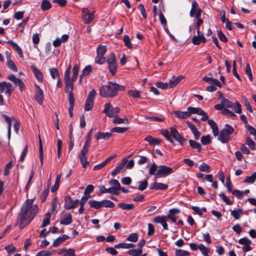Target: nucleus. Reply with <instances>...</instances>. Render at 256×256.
<instances>
[{
    "label": "nucleus",
    "mask_w": 256,
    "mask_h": 256,
    "mask_svg": "<svg viewBox=\"0 0 256 256\" xmlns=\"http://www.w3.org/2000/svg\"><path fill=\"white\" fill-rule=\"evenodd\" d=\"M34 200V198L27 199L23 204L20 212L18 215L16 224H19L20 229L28 226L38 212V206L36 204H33Z\"/></svg>",
    "instance_id": "1"
},
{
    "label": "nucleus",
    "mask_w": 256,
    "mask_h": 256,
    "mask_svg": "<svg viewBox=\"0 0 256 256\" xmlns=\"http://www.w3.org/2000/svg\"><path fill=\"white\" fill-rule=\"evenodd\" d=\"M124 90V86L116 82H108V84L102 86L100 88V94L103 98H114L118 91Z\"/></svg>",
    "instance_id": "2"
},
{
    "label": "nucleus",
    "mask_w": 256,
    "mask_h": 256,
    "mask_svg": "<svg viewBox=\"0 0 256 256\" xmlns=\"http://www.w3.org/2000/svg\"><path fill=\"white\" fill-rule=\"evenodd\" d=\"M234 132V128L228 124L225 125V127L220 130L218 135L217 136L218 139L222 143H226L230 139V135Z\"/></svg>",
    "instance_id": "3"
},
{
    "label": "nucleus",
    "mask_w": 256,
    "mask_h": 256,
    "mask_svg": "<svg viewBox=\"0 0 256 256\" xmlns=\"http://www.w3.org/2000/svg\"><path fill=\"white\" fill-rule=\"evenodd\" d=\"M108 64V68L112 76H114L117 71L118 64L115 54L112 52L108 58L106 60Z\"/></svg>",
    "instance_id": "4"
},
{
    "label": "nucleus",
    "mask_w": 256,
    "mask_h": 256,
    "mask_svg": "<svg viewBox=\"0 0 256 256\" xmlns=\"http://www.w3.org/2000/svg\"><path fill=\"white\" fill-rule=\"evenodd\" d=\"M107 51L106 46L99 45L96 48V56L95 58L96 63L98 64H102L106 62L104 55Z\"/></svg>",
    "instance_id": "5"
},
{
    "label": "nucleus",
    "mask_w": 256,
    "mask_h": 256,
    "mask_svg": "<svg viewBox=\"0 0 256 256\" xmlns=\"http://www.w3.org/2000/svg\"><path fill=\"white\" fill-rule=\"evenodd\" d=\"M173 172L172 168L164 165H160L156 172V176L157 178L165 177L172 174Z\"/></svg>",
    "instance_id": "6"
},
{
    "label": "nucleus",
    "mask_w": 256,
    "mask_h": 256,
    "mask_svg": "<svg viewBox=\"0 0 256 256\" xmlns=\"http://www.w3.org/2000/svg\"><path fill=\"white\" fill-rule=\"evenodd\" d=\"M187 110L188 111V113H189V117L192 114H197L202 116L200 118L202 121H206L208 120V116L207 115V114L200 108L189 106L187 108Z\"/></svg>",
    "instance_id": "7"
},
{
    "label": "nucleus",
    "mask_w": 256,
    "mask_h": 256,
    "mask_svg": "<svg viewBox=\"0 0 256 256\" xmlns=\"http://www.w3.org/2000/svg\"><path fill=\"white\" fill-rule=\"evenodd\" d=\"M79 204V200H73L70 196H66L64 197V208L66 210H70L76 208Z\"/></svg>",
    "instance_id": "8"
},
{
    "label": "nucleus",
    "mask_w": 256,
    "mask_h": 256,
    "mask_svg": "<svg viewBox=\"0 0 256 256\" xmlns=\"http://www.w3.org/2000/svg\"><path fill=\"white\" fill-rule=\"evenodd\" d=\"M170 132L172 137L176 141L181 145L183 146L186 140V139L181 136L178 130L174 127H171L170 128Z\"/></svg>",
    "instance_id": "9"
},
{
    "label": "nucleus",
    "mask_w": 256,
    "mask_h": 256,
    "mask_svg": "<svg viewBox=\"0 0 256 256\" xmlns=\"http://www.w3.org/2000/svg\"><path fill=\"white\" fill-rule=\"evenodd\" d=\"M12 85L10 82L6 81L0 82V94H2L5 91V94L10 97L12 94V90L11 87Z\"/></svg>",
    "instance_id": "10"
},
{
    "label": "nucleus",
    "mask_w": 256,
    "mask_h": 256,
    "mask_svg": "<svg viewBox=\"0 0 256 256\" xmlns=\"http://www.w3.org/2000/svg\"><path fill=\"white\" fill-rule=\"evenodd\" d=\"M89 149L83 148L82 149L80 154V160L83 168H86L89 164V162L87 160L86 154Z\"/></svg>",
    "instance_id": "11"
},
{
    "label": "nucleus",
    "mask_w": 256,
    "mask_h": 256,
    "mask_svg": "<svg viewBox=\"0 0 256 256\" xmlns=\"http://www.w3.org/2000/svg\"><path fill=\"white\" fill-rule=\"evenodd\" d=\"M36 91L34 99L40 104H42L44 102V92L38 84H35Z\"/></svg>",
    "instance_id": "12"
},
{
    "label": "nucleus",
    "mask_w": 256,
    "mask_h": 256,
    "mask_svg": "<svg viewBox=\"0 0 256 256\" xmlns=\"http://www.w3.org/2000/svg\"><path fill=\"white\" fill-rule=\"evenodd\" d=\"M190 16L194 17L196 16V18L200 16L201 10L198 6V4L196 0L192 2V8L190 11Z\"/></svg>",
    "instance_id": "13"
},
{
    "label": "nucleus",
    "mask_w": 256,
    "mask_h": 256,
    "mask_svg": "<svg viewBox=\"0 0 256 256\" xmlns=\"http://www.w3.org/2000/svg\"><path fill=\"white\" fill-rule=\"evenodd\" d=\"M216 86L218 88L222 87L220 82L217 79L209 78V92L216 90Z\"/></svg>",
    "instance_id": "14"
},
{
    "label": "nucleus",
    "mask_w": 256,
    "mask_h": 256,
    "mask_svg": "<svg viewBox=\"0 0 256 256\" xmlns=\"http://www.w3.org/2000/svg\"><path fill=\"white\" fill-rule=\"evenodd\" d=\"M30 68L36 80L39 82H42L44 80V76L40 70L34 64H32Z\"/></svg>",
    "instance_id": "15"
},
{
    "label": "nucleus",
    "mask_w": 256,
    "mask_h": 256,
    "mask_svg": "<svg viewBox=\"0 0 256 256\" xmlns=\"http://www.w3.org/2000/svg\"><path fill=\"white\" fill-rule=\"evenodd\" d=\"M114 108L110 103H106L104 104V108L102 111L104 114H105L106 116L109 118L114 117Z\"/></svg>",
    "instance_id": "16"
},
{
    "label": "nucleus",
    "mask_w": 256,
    "mask_h": 256,
    "mask_svg": "<svg viewBox=\"0 0 256 256\" xmlns=\"http://www.w3.org/2000/svg\"><path fill=\"white\" fill-rule=\"evenodd\" d=\"M112 135V134L111 132H98L94 134V138L97 140H106L110 138Z\"/></svg>",
    "instance_id": "17"
},
{
    "label": "nucleus",
    "mask_w": 256,
    "mask_h": 256,
    "mask_svg": "<svg viewBox=\"0 0 256 256\" xmlns=\"http://www.w3.org/2000/svg\"><path fill=\"white\" fill-rule=\"evenodd\" d=\"M165 216H158L154 218V222L156 223L162 224L163 228L165 230H168V226L165 220Z\"/></svg>",
    "instance_id": "18"
},
{
    "label": "nucleus",
    "mask_w": 256,
    "mask_h": 256,
    "mask_svg": "<svg viewBox=\"0 0 256 256\" xmlns=\"http://www.w3.org/2000/svg\"><path fill=\"white\" fill-rule=\"evenodd\" d=\"M68 238L69 236L68 235H61L54 241L52 246L54 247H57L59 246L63 242L68 239Z\"/></svg>",
    "instance_id": "19"
},
{
    "label": "nucleus",
    "mask_w": 256,
    "mask_h": 256,
    "mask_svg": "<svg viewBox=\"0 0 256 256\" xmlns=\"http://www.w3.org/2000/svg\"><path fill=\"white\" fill-rule=\"evenodd\" d=\"M206 42V39L202 34H200L199 33L198 36H194L192 38V42L196 45L199 44L201 42Z\"/></svg>",
    "instance_id": "20"
},
{
    "label": "nucleus",
    "mask_w": 256,
    "mask_h": 256,
    "mask_svg": "<svg viewBox=\"0 0 256 256\" xmlns=\"http://www.w3.org/2000/svg\"><path fill=\"white\" fill-rule=\"evenodd\" d=\"M144 140L146 141L150 145H160L162 140L158 138H154L152 136H148L144 138Z\"/></svg>",
    "instance_id": "21"
},
{
    "label": "nucleus",
    "mask_w": 256,
    "mask_h": 256,
    "mask_svg": "<svg viewBox=\"0 0 256 256\" xmlns=\"http://www.w3.org/2000/svg\"><path fill=\"white\" fill-rule=\"evenodd\" d=\"M6 42L10 44L12 46L14 49L17 52L20 58H22L24 57L22 49L16 42L12 40H8Z\"/></svg>",
    "instance_id": "22"
},
{
    "label": "nucleus",
    "mask_w": 256,
    "mask_h": 256,
    "mask_svg": "<svg viewBox=\"0 0 256 256\" xmlns=\"http://www.w3.org/2000/svg\"><path fill=\"white\" fill-rule=\"evenodd\" d=\"M90 196H83L81 198L80 200H79V204H80V207L78 210V212L80 214H82L83 213L84 208V205L88 200L90 198Z\"/></svg>",
    "instance_id": "23"
},
{
    "label": "nucleus",
    "mask_w": 256,
    "mask_h": 256,
    "mask_svg": "<svg viewBox=\"0 0 256 256\" xmlns=\"http://www.w3.org/2000/svg\"><path fill=\"white\" fill-rule=\"evenodd\" d=\"M72 216L70 213L65 214L64 217L60 220V224L64 225H68L72 222Z\"/></svg>",
    "instance_id": "24"
},
{
    "label": "nucleus",
    "mask_w": 256,
    "mask_h": 256,
    "mask_svg": "<svg viewBox=\"0 0 256 256\" xmlns=\"http://www.w3.org/2000/svg\"><path fill=\"white\" fill-rule=\"evenodd\" d=\"M172 113L179 119H185L189 118V113L188 110L186 112L175 110L173 111Z\"/></svg>",
    "instance_id": "25"
},
{
    "label": "nucleus",
    "mask_w": 256,
    "mask_h": 256,
    "mask_svg": "<svg viewBox=\"0 0 256 256\" xmlns=\"http://www.w3.org/2000/svg\"><path fill=\"white\" fill-rule=\"evenodd\" d=\"M161 134L168 140L171 144L174 145V142L172 138V134L168 130H162Z\"/></svg>",
    "instance_id": "26"
},
{
    "label": "nucleus",
    "mask_w": 256,
    "mask_h": 256,
    "mask_svg": "<svg viewBox=\"0 0 256 256\" xmlns=\"http://www.w3.org/2000/svg\"><path fill=\"white\" fill-rule=\"evenodd\" d=\"M10 56H7L6 66L14 72H17L18 70L14 62L10 58Z\"/></svg>",
    "instance_id": "27"
},
{
    "label": "nucleus",
    "mask_w": 256,
    "mask_h": 256,
    "mask_svg": "<svg viewBox=\"0 0 256 256\" xmlns=\"http://www.w3.org/2000/svg\"><path fill=\"white\" fill-rule=\"evenodd\" d=\"M93 131V129L91 128L88 132L87 136L86 138V141L84 143L83 148L89 149L91 142V136Z\"/></svg>",
    "instance_id": "28"
},
{
    "label": "nucleus",
    "mask_w": 256,
    "mask_h": 256,
    "mask_svg": "<svg viewBox=\"0 0 256 256\" xmlns=\"http://www.w3.org/2000/svg\"><path fill=\"white\" fill-rule=\"evenodd\" d=\"M209 126L212 129L214 136H216L218 135L219 131L216 124L212 120H209Z\"/></svg>",
    "instance_id": "29"
},
{
    "label": "nucleus",
    "mask_w": 256,
    "mask_h": 256,
    "mask_svg": "<svg viewBox=\"0 0 256 256\" xmlns=\"http://www.w3.org/2000/svg\"><path fill=\"white\" fill-rule=\"evenodd\" d=\"M220 97L221 98V103L223 104L224 107L228 108H231L233 106V103L228 99L225 98L222 96V94L220 92Z\"/></svg>",
    "instance_id": "30"
},
{
    "label": "nucleus",
    "mask_w": 256,
    "mask_h": 256,
    "mask_svg": "<svg viewBox=\"0 0 256 256\" xmlns=\"http://www.w3.org/2000/svg\"><path fill=\"white\" fill-rule=\"evenodd\" d=\"M52 216V212H48L44 216L42 228H45L50 224V220Z\"/></svg>",
    "instance_id": "31"
},
{
    "label": "nucleus",
    "mask_w": 256,
    "mask_h": 256,
    "mask_svg": "<svg viewBox=\"0 0 256 256\" xmlns=\"http://www.w3.org/2000/svg\"><path fill=\"white\" fill-rule=\"evenodd\" d=\"M94 12V11L90 14H84L82 16L83 20L85 24H89L93 20Z\"/></svg>",
    "instance_id": "32"
},
{
    "label": "nucleus",
    "mask_w": 256,
    "mask_h": 256,
    "mask_svg": "<svg viewBox=\"0 0 256 256\" xmlns=\"http://www.w3.org/2000/svg\"><path fill=\"white\" fill-rule=\"evenodd\" d=\"M74 81L71 80H66L64 81L65 83V87H64V92L66 93L69 92V89L70 90V92H72V90L74 88Z\"/></svg>",
    "instance_id": "33"
},
{
    "label": "nucleus",
    "mask_w": 256,
    "mask_h": 256,
    "mask_svg": "<svg viewBox=\"0 0 256 256\" xmlns=\"http://www.w3.org/2000/svg\"><path fill=\"white\" fill-rule=\"evenodd\" d=\"M118 206L122 210H131L134 208V204H126L121 202L118 204Z\"/></svg>",
    "instance_id": "34"
},
{
    "label": "nucleus",
    "mask_w": 256,
    "mask_h": 256,
    "mask_svg": "<svg viewBox=\"0 0 256 256\" xmlns=\"http://www.w3.org/2000/svg\"><path fill=\"white\" fill-rule=\"evenodd\" d=\"M100 206L101 207L104 206L105 208H113L115 206V204L112 202L110 200H100Z\"/></svg>",
    "instance_id": "35"
},
{
    "label": "nucleus",
    "mask_w": 256,
    "mask_h": 256,
    "mask_svg": "<svg viewBox=\"0 0 256 256\" xmlns=\"http://www.w3.org/2000/svg\"><path fill=\"white\" fill-rule=\"evenodd\" d=\"M40 8L42 11H46L51 8L52 4L48 0H42Z\"/></svg>",
    "instance_id": "36"
},
{
    "label": "nucleus",
    "mask_w": 256,
    "mask_h": 256,
    "mask_svg": "<svg viewBox=\"0 0 256 256\" xmlns=\"http://www.w3.org/2000/svg\"><path fill=\"white\" fill-rule=\"evenodd\" d=\"M38 143H39L40 158V165L42 166L43 164L44 155H43L42 142V139L40 136H39Z\"/></svg>",
    "instance_id": "37"
},
{
    "label": "nucleus",
    "mask_w": 256,
    "mask_h": 256,
    "mask_svg": "<svg viewBox=\"0 0 256 256\" xmlns=\"http://www.w3.org/2000/svg\"><path fill=\"white\" fill-rule=\"evenodd\" d=\"M79 68V66L77 64L74 65L72 70V76L71 78L72 81L75 82L78 76Z\"/></svg>",
    "instance_id": "38"
},
{
    "label": "nucleus",
    "mask_w": 256,
    "mask_h": 256,
    "mask_svg": "<svg viewBox=\"0 0 256 256\" xmlns=\"http://www.w3.org/2000/svg\"><path fill=\"white\" fill-rule=\"evenodd\" d=\"M125 162L120 163L118 166H117L114 170L112 172L111 175L112 176H115L118 174L120 170L124 168L125 166Z\"/></svg>",
    "instance_id": "39"
},
{
    "label": "nucleus",
    "mask_w": 256,
    "mask_h": 256,
    "mask_svg": "<svg viewBox=\"0 0 256 256\" xmlns=\"http://www.w3.org/2000/svg\"><path fill=\"white\" fill-rule=\"evenodd\" d=\"M129 129L128 127H124V128H122V127H118V126H116L113 128H112L110 130L111 132H118L119 134H122L128 130Z\"/></svg>",
    "instance_id": "40"
},
{
    "label": "nucleus",
    "mask_w": 256,
    "mask_h": 256,
    "mask_svg": "<svg viewBox=\"0 0 256 256\" xmlns=\"http://www.w3.org/2000/svg\"><path fill=\"white\" fill-rule=\"evenodd\" d=\"M88 204L90 208H94L95 209H100L101 208L100 201H97L94 200H89Z\"/></svg>",
    "instance_id": "41"
},
{
    "label": "nucleus",
    "mask_w": 256,
    "mask_h": 256,
    "mask_svg": "<svg viewBox=\"0 0 256 256\" xmlns=\"http://www.w3.org/2000/svg\"><path fill=\"white\" fill-rule=\"evenodd\" d=\"M184 78L182 76H179L174 80H170V88H172L174 87Z\"/></svg>",
    "instance_id": "42"
},
{
    "label": "nucleus",
    "mask_w": 256,
    "mask_h": 256,
    "mask_svg": "<svg viewBox=\"0 0 256 256\" xmlns=\"http://www.w3.org/2000/svg\"><path fill=\"white\" fill-rule=\"evenodd\" d=\"M61 176V174H58L56 176L55 184L51 188V192H54L58 190Z\"/></svg>",
    "instance_id": "43"
},
{
    "label": "nucleus",
    "mask_w": 256,
    "mask_h": 256,
    "mask_svg": "<svg viewBox=\"0 0 256 256\" xmlns=\"http://www.w3.org/2000/svg\"><path fill=\"white\" fill-rule=\"evenodd\" d=\"M189 143L190 146L192 148L196 149L198 150V152H200L202 146L200 143L192 140H189Z\"/></svg>",
    "instance_id": "44"
},
{
    "label": "nucleus",
    "mask_w": 256,
    "mask_h": 256,
    "mask_svg": "<svg viewBox=\"0 0 256 256\" xmlns=\"http://www.w3.org/2000/svg\"><path fill=\"white\" fill-rule=\"evenodd\" d=\"M142 252V250L139 248L130 250L128 252V254L132 256H140Z\"/></svg>",
    "instance_id": "45"
},
{
    "label": "nucleus",
    "mask_w": 256,
    "mask_h": 256,
    "mask_svg": "<svg viewBox=\"0 0 256 256\" xmlns=\"http://www.w3.org/2000/svg\"><path fill=\"white\" fill-rule=\"evenodd\" d=\"M142 92L138 90H130L128 92L129 96H132L133 98H140V94Z\"/></svg>",
    "instance_id": "46"
},
{
    "label": "nucleus",
    "mask_w": 256,
    "mask_h": 256,
    "mask_svg": "<svg viewBox=\"0 0 256 256\" xmlns=\"http://www.w3.org/2000/svg\"><path fill=\"white\" fill-rule=\"evenodd\" d=\"M242 213V208H238L236 210H234L231 211V215L236 220L240 218V214Z\"/></svg>",
    "instance_id": "47"
},
{
    "label": "nucleus",
    "mask_w": 256,
    "mask_h": 256,
    "mask_svg": "<svg viewBox=\"0 0 256 256\" xmlns=\"http://www.w3.org/2000/svg\"><path fill=\"white\" fill-rule=\"evenodd\" d=\"M94 104V101L86 99L84 105V110L86 111H89L91 110Z\"/></svg>",
    "instance_id": "48"
},
{
    "label": "nucleus",
    "mask_w": 256,
    "mask_h": 256,
    "mask_svg": "<svg viewBox=\"0 0 256 256\" xmlns=\"http://www.w3.org/2000/svg\"><path fill=\"white\" fill-rule=\"evenodd\" d=\"M256 180V172H254L250 176H246L244 180L246 183H253Z\"/></svg>",
    "instance_id": "49"
},
{
    "label": "nucleus",
    "mask_w": 256,
    "mask_h": 256,
    "mask_svg": "<svg viewBox=\"0 0 256 256\" xmlns=\"http://www.w3.org/2000/svg\"><path fill=\"white\" fill-rule=\"evenodd\" d=\"M138 236L136 233H132L130 234L127 238L126 240L135 242L138 240Z\"/></svg>",
    "instance_id": "50"
},
{
    "label": "nucleus",
    "mask_w": 256,
    "mask_h": 256,
    "mask_svg": "<svg viewBox=\"0 0 256 256\" xmlns=\"http://www.w3.org/2000/svg\"><path fill=\"white\" fill-rule=\"evenodd\" d=\"M92 71V66L90 65H88L84 67L81 74V77L82 76H86L88 75Z\"/></svg>",
    "instance_id": "51"
},
{
    "label": "nucleus",
    "mask_w": 256,
    "mask_h": 256,
    "mask_svg": "<svg viewBox=\"0 0 256 256\" xmlns=\"http://www.w3.org/2000/svg\"><path fill=\"white\" fill-rule=\"evenodd\" d=\"M176 256H190V254L188 252L181 249H178L175 252Z\"/></svg>",
    "instance_id": "52"
},
{
    "label": "nucleus",
    "mask_w": 256,
    "mask_h": 256,
    "mask_svg": "<svg viewBox=\"0 0 256 256\" xmlns=\"http://www.w3.org/2000/svg\"><path fill=\"white\" fill-rule=\"evenodd\" d=\"M124 44L130 49L132 48V45L131 43L130 40L129 36L127 34H125L124 36Z\"/></svg>",
    "instance_id": "53"
},
{
    "label": "nucleus",
    "mask_w": 256,
    "mask_h": 256,
    "mask_svg": "<svg viewBox=\"0 0 256 256\" xmlns=\"http://www.w3.org/2000/svg\"><path fill=\"white\" fill-rule=\"evenodd\" d=\"M139 185L138 189L140 190H144L146 189L148 186V182L146 180L138 182Z\"/></svg>",
    "instance_id": "54"
},
{
    "label": "nucleus",
    "mask_w": 256,
    "mask_h": 256,
    "mask_svg": "<svg viewBox=\"0 0 256 256\" xmlns=\"http://www.w3.org/2000/svg\"><path fill=\"white\" fill-rule=\"evenodd\" d=\"M50 72L52 78L56 79L60 77L58 72L56 68H50Z\"/></svg>",
    "instance_id": "55"
},
{
    "label": "nucleus",
    "mask_w": 256,
    "mask_h": 256,
    "mask_svg": "<svg viewBox=\"0 0 256 256\" xmlns=\"http://www.w3.org/2000/svg\"><path fill=\"white\" fill-rule=\"evenodd\" d=\"M70 70L71 66L69 65L68 67L66 68L64 72V81L71 80V78H70Z\"/></svg>",
    "instance_id": "56"
},
{
    "label": "nucleus",
    "mask_w": 256,
    "mask_h": 256,
    "mask_svg": "<svg viewBox=\"0 0 256 256\" xmlns=\"http://www.w3.org/2000/svg\"><path fill=\"white\" fill-rule=\"evenodd\" d=\"M219 196L227 204H232L233 202L230 200V199L228 198L224 192H221L219 194Z\"/></svg>",
    "instance_id": "57"
},
{
    "label": "nucleus",
    "mask_w": 256,
    "mask_h": 256,
    "mask_svg": "<svg viewBox=\"0 0 256 256\" xmlns=\"http://www.w3.org/2000/svg\"><path fill=\"white\" fill-rule=\"evenodd\" d=\"M158 166H157V165L155 164V162H154L150 166V169H149V174L152 175H155L156 171L158 170Z\"/></svg>",
    "instance_id": "58"
},
{
    "label": "nucleus",
    "mask_w": 256,
    "mask_h": 256,
    "mask_svg": "<svg viewBox=\"0 0 256 256\" xmlns=\"http://www.w3.org/2000/svg\"><path fill=\"white\" fill-rule=\"evenodd\" d=\"M156 86L160 88L162 90H166L168 88V86L170 83L167 82H156Z\"/></svg>",
    "instance_id": "59"
},
{
    "label": "nucleus",
    "mask_w": 256,
    "mask_h": 256,
    "mask_svg": "<svg viewBox=\"0 0 256 256\" xmlns=\"http://www.w3.org/2000/svg\"><path fill=\"white\" fill-rule=\"evenodd\" d=\"M232 108L235 112L240 114L242 113L241 106L238 102H236L234 104H233V106Z\"/></svg>",
    "instance_id": "60"
},
{
    "label": "nucleus",
    "mask_w": 256,
    "mask_h": 256,
    "mask_svg": "<svg viewBox=\"0 0 256 256\" xmlns=\"http://www.w3.org/2000/svg\"><path fill=\"white\" fill-rule=\"evenodd\" d=\"M49 193V188H47L46 189H44V191L42 192L40 196V200L42 202H44Z\"/></svg>",
    "instance_id": "61"
},
{
    "label": "nucleus",
    "mask_w": 256,
    "mask_h": 256,
    "mask_svg": "<svg viewBox=\"0 0 256 256\" xmlns=\"http://www.w3.org/2000/svg\"><path fill=\"white\" fill-rule=\"evenodd\" d=\"M246 74L248 76L250 80L252 82V75L251 72V68L249 64H246V68H245Z\"/></svg>",
    "instance_id": "62"
},
{
    "label": "nucleus",
    "mask_w": 256,
    "mask_h": 256,
    "mask_svg": "<svg viewBox=\"0 0 256 256\" xmlns=\"http://www.w3.org/2000/svg\"><path fill=\"white\" fill-rule=\"evenodd\" d=\"M12 161L9 162L5 166L4 174V176H8L10 173V170L12 168Z\"/></svg>",
    "instance_id": "63"
},
{
    "label": "nucleus",
    "mask_w": 256,
    "mask_h": 256,
    "mask_svg": "<svg viewBox=\"0 0 256 256\" xmlns=\"http://www.w3.org/2000/svg\"><path fill=\"white\" fill-rule=\"evenodd\" d=\"M198 249L201 252L204 256H208V248L206 247L204 244H200L198 245Z\"/></svg>",
    "instance_id": "64"
}]
</instances>
